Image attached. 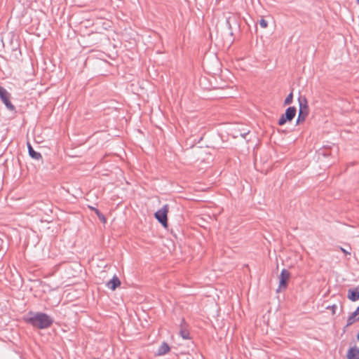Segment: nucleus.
<instances>
[{
	"label": "nucleus",
	"mask_w": 359,
	"mask_h": 359,
	"mask_svg": "<svg viewBox=\"0 0 359 359\" xmlns=\"http://www.w3.org/2000/svg\"><path fill=\"white\" fill-rule=\"evenodd\" d=\"M90 208L91 210H93L95 213L97 215V216L98 217V218L103 222V223H105L106 222V218L104 216V215L97 208H93V207H90Z\"/></svg>",
	"instance_id": "2eb2a0df"
},
{
	"label": "nucleus",
	"mask_w": 359,
	"mask_h": 359,
	"mask_svg": "<svg viewBox=\"0 0 359 359\" xmlns=\"http://www.w3.org/2000/svg\"><path fill=\"white\" fill-rule=\"evenodd\" d=\"M334 308H336V306H332V310H334ZM333 313H334V311H333Z\"/></svg>",
	"instance_id": "412c9836"
},
{
	"label": "nucleus",
	"mask_w": 359,
	"mask_h": 359,
	"mask_svg": "<svg viewBox=\"0 0 359 359\" xmlns=\"http://www.w3.org/2000/svg\"><path fill=\"white\" fill-rule=\"evenodd\" d=\"M170 351V347L168 344L165 342H163L158 349V355H161L166 354Z\"/></svg>",
	"instance_id": "4468645a"
},
{
	"label": "nucleus",
	"mask_w": 359,
	"mask_h": 359,
	"mask_svg": "<svg viewBox=\"0 0 359 359\" xmlns=\"http://www.w3.org/2000/svg\"><path fill=\"white\" fill-rule=\"evenodd\" d=\"M226 25L228 26L229 29L230 30V34L232 35V24H233L235 26L237 25L236 19V17L233 15H231L226 18Z\"/></svg>",
	"instance_id": "ddd939ff"
},
{
	"label": "nucleus",
	"mask_w": 359,
	"mask_h": 359,
	"mask_svg": "<svg viewBox=\"0 0 359 359\" xmlns=\"http://www.w3.org/2000/svg\"><path fill=\"white\" fill-rule=\"evenodd\" d=\"M27 148L29 154L32 158L35 160H40L42 158L41 154L34 151V149L32 148V145L29 142L27 143Z\"/></svg>",
	"instance_id": "9d476101"
},
{
	"label": "nucleus",
	"mask_w": 359,
	"mask_h": 359,
	"mask_svg": "<svg viewBox=\"0 0 359 359\" xmlns=\"http://www.w3.org/2000/svg\"><path fill=\"white\" fill-rule=\"evenodd\" d=\"M259 25L262 28H266L268 26V22L265 20L261 19L259 21Z\"/></svg>",
	"instance_id": "a211bd4d"
},
{
	"label": "nucleus",
	"mask_w": 359,
	"mask_h": 359,
	"mask_svg": "<svg viewBox=\"0 0 359 359\" xmlns=\"http://www.w3.org/2000/svg\"><path fill=\"white\" fill-rule=\"evenodd\" d=\"M358 339L359 340V332H358Z\"/></svg>",
	"instance_id": "4be33fe9"
},
{
	"label": "nucleus",
	"mask_w": 359,
	"mask_h": 359,
	"mask_svg": "<svg viewBox=\"0 0 359 359\" xmlns=\"http://www.w3.org/2000/svg\"><path fill=\"white\" fill-rule=\"evenodd\" d=\"M348 298L352 302L359 299V291L358 288L351 289L348 291Z\"/></svg>",
	"instance_id": "1a4fd4ad"
},
{
	"label": "nucleus",
	"mask_w": 359,
	"mask_h": 359,
	"mask_svg": "<svg viewBox=\"0 0 359 359\" xmlns=\"http://www.w3.org/2000/svg\"><path fill=\"white\" fill-rule=\"evenodd\" d=\"M187 327L188 325L186 324L184 320L182 319L179 334L184 339H189L190 338V334Z\"/></svg>",
	"instance_id": "0eeeda50"
},
{
	"label": "nucleus",
	"mask_w": 359,
	"mask_h": 359,
	"mask_svg": "<svg viewBox=\"0 0 359 359\" xmlns=\"http://www.w3.org/2000/svg\"><path fill=\"white\" fill-rule=\"evenodd\" d=\"M348 359H359V348L352 347L348 350L347 353Z\"/></svg>",
	"instance_id": "9b49d317"
},
{
	"label": "nucleus",
	"mask_w": 359,
	"mask_h": 359,
	"mask_svg": "<svg viewBox=\"0 0 359 359\" xmlns=\"http://www.w3.org/2000/svg\"><path fill=\"white\" fill-rule=\"evenodd\" d=\"M307 114H304L302 111H299L298 117L297 119V124H299L305 121L307 117Z\"/></svg>",
	"instance_id": "dca6fc26"
},
{
	"label": "nucleus",
	"mask_w": 359,
	"mask_h": 359,
	"mask_svg": "<svg viewBox=\"0 0 359 359\" xmlns=\"http://www.w3.org/2000/svg\"><path fill=\"white\" fill-rule=\"evenodd\" d=\"M120 285L121 281L116 276H114L113 278L107 283L108 288L111 290H115Z\"/></svg>",
	"instance_id": "6e6552de"
},
{
	"label": "nucleus",
	"mask_w": 359,
	"mask_h": 359,
	"mask_svg": "<svg viewBox=\"0 0 359 359\" xmlns=\"http://www.w3.org/2000/svg\"><path fill=\"white\" fill-rule=\"evenodd\" d=\"M357 4H359V0H356Z\"/></svg>",
	"instance_id": "5701e85b"
},
{
	"label": "nucleus",
	"mask_w": 359,
	"mask_h": 359,
	"mask_svg": "<svg viewBox=\"0 0 359 359\" xmlns=\"http://www.w3.org/2000/svg\"><path fill=\"white\" fill-rule=\"evenodd\" d=\"M341 251H342L344 253H345V254H346V255H350V254H351L349 252L346 251L345 249H344V248H341Z\"/></svg>",
	"instance_id": "6ab92c4d"
},
{
	"label": "nucleus",
	"mask_w": 359,
	"mask_h": 359,
	"mask_svg": "<svg viewBox=\"0 0 359 359\" xmlns=\"http://www.w3.org/2000/svg\"><path fill=\"white\" fill-rule=\"evenodd\" d=\"M0 98L8 110H15V106L10 101L11 94L6 88L1 86H0Z\"/></svg>",
	"instance_id": "20e7f679"
},
{
	"label": "nucleus",
	"mask_w": 359,
	"mask_h": 359,
	"mask_svg": "<svg viewBox=\"0 0 359 359\" xmlns=\"http://www.w3.org/2000/svg\"><path fill=\"white\" fill-rule=\"evenodd\" d=\"M297 109L295 107H289L285 114L279 118L278 123L279 126H283L287 121H291L295 116Z\"/></svg>",
	"instance_id": "7ed1b4c3"
},
{
	"label": "nucleus",
	"mask_w": 359,
	"mask_h": 359,
	"mask_svg": "<svg viewBox=\"0 0 359 359\" xmlns=\"http://www.w3.org/2000/svg\"><path fill=\"white\" fill-rule=\"evenodd\" d=\"M358 317H359V306L348 317V318L347 320V325H346L349 326V325H352L355 320H359L358 319Z\"/></svg>",
	"instance_id": "f8f14e48"
},
{
	"label": "nucleus",
	"mask_w": 359,
	"mask_h": 359,
	"mask_svg": "<svg viewBox=\"0 0 359 359\" xmlns=\"http://www.w3.org/2000/svg\"><path fill=\"white\" fill-rule=\"evenodd\" d=\"M290 277V273L285 269H283L280 274L279 277V285H278V290H285L287 286V281Z\"/></svg>",
	"instance_id": "39448f33"
},
{
	"label": "nucleus",
	"mask_w": 359,
	"mask_h": 359,
	"mask_svg": "<svg viewBox=\"0 0 359 359\" xmlns=\"http://www.w3.org/2000/svg\"><path fill=\"white\" fill-rule=\"evenodd\" d=\"M299 102V111H302L304 114L309 115V108L308 105L307 99L305 96L299 95L298 97Z\"/></svg>",
	"instance_id": "423d86ee"
},
{
	"label": "nucleus",
	"mask_w": 359,
	"mask_h": 359,
	"mask_svg": "<svg viewBox=\"0 0 359 359\" xmlns=\"http://www.w3.org/2000/svg\"><path fill=\"white\" fill-rule=\"evenodd\" d=\"M2 244H3V241L0 238V249L2 247Z\"/></svg>",
	"instance_id": "aec40b11"
},
{
	"label": "nucleus",
	"mask_w": 359,
	"mask_h": 359,
	"mask_svg": "<svg viewBox=\"0 0 359 359\" xmlns=\"http://www.w3.org/2000/svg\"><path fill=\"white\" fill-rule=\"evenodd\" d=\"M168 205H165L161 209L157 210L155 214V218L161 223L163 226H168Z\"/></svg>",
	"instance_id": "f03ea898"
},
{
	"label": "nucleus",
	"mask_w": 359,
	"mask_h": 359,
	"mask_svg": "<svg viewBox=\"0 0 359 359\" xmlns=\"http://www.w3.org/2000/svg\"><path fill=\"white\" fill-rule=\"evenodd\" d=\"M25 320L34 327L40 330L48 328L53 323V319L50 316L42 312L30 311L25 317Z\"/></svg>",
	"instance_id": "f257e3e1"
},
{
	"label": "nucleus",
	"mask_w": 359,
	"mask_h": 359,
	"mask_svg": "<svg viewBox=\"0 0 359 359\" xmlns=\"http://www.w3.org/2000/svg\"><path fill=\"white\" fill-rule=\"evenodd\" d=\"M293 99V94L292 93H290L285 99L284 104L285 105H289L292 102Z\"/></svg>",
	"instance_id": "f3484780"
}]
</instances>
